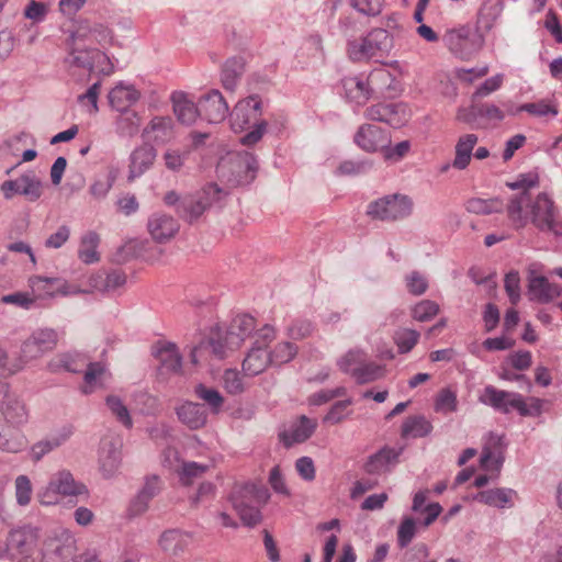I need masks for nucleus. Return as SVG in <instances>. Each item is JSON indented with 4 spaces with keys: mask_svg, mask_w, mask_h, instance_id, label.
I'll return each mask as SVG.
<instances>
[{
    "mask_svg": "<svg viewBox=\"0 0 562 562\" xmlns=\"http://www.w3.org/2000/svg\"><path fill=\"white\" fill-rule=\"evenodd\" d=\"M402 16L392 13L381 20V26L371 29L360 40L350 41L347 52L351 60H374L383 63L393 55L396 41L404 36Z\"/></svg>",
    "mask_w": 562,
    "mask_h": 562,
    "instance_id": "f257e3e1",
    "label": "nucleus"
},
{
    "mask_svg": "<svg viewBox=\"0 0 562 562\" xmlns=\"http://www.w3.org/2000/svg\"><path fill=\"white\" fill-rule=\"evenodd\" d=\"M479 401L480 403L491 406L503 414H509L512 411H517L520 416L532 417L541 415L543 404V401L537 397H531L530 403L527 404L521 394L498 390L493 385L484 387Z\"/></svg>",
    "mask_w": 562,
    "mask_h": 562,
    "instance_id": "f03ea898",
    "label": "nucleus"
},
{
    "mask_svg": "<svg viewBox=\"0 0 562 562\" xmlns=\"http://www.w3.org/2000/svg\"><path fill=\"white\" fill-rule=\"evenodd\" d=\"M270 495L266 487L255 484L235 486L228 499L241 522L247 527H255L262 519L258 505L268 502Z\"/></svg>",
    "mask_w": 562,
    "mask_h": 562,
    "instance_id": "7ed1b4c3",
    "label": "nucleus"
},
{
    "mask_svg": "<svg viewBox=\"0 0 562 562\" xmlns=\"http://www.w3.org/2000/svg\"><path fill=\"white\" fill-rule=\"evenodd\" d=\"M395 82L392 74L385 69L372 71L368 78L347 77L342 80L346 98L358 105L364 104L374 93L384 94Z\"/></svg>",
    "mask_w": 562,
    "mask_h": 562,
    "instance_id": "20e7f679",
    "label": "nucleus"
},
{
    "mask_svg": "<svg viewBox=\"0 0 562 562\" xmlns=\"http://www.w3.org/2000/svg\"><path fill=\"white\" fill-rule=\"evenodd\" d=\"M80 495L88 496L87 486L77 482L68 470L54 473L48 483L37 493L38 501L43 505L57 504L60 497Z\"/></svg>",
    "mask_w": 562,
    "mask_h": 562,
    "instance_id": "39448f33",
    "label": "nucleus"
},
{
    "mask_svg": "<svg viewBox=\"0 0 562 562\" xmlns=\"http://www.w3.org/2000/svg\"><path fill=\"white\" fill-rule=\"evenodd\" d=\"M257 168L256 157L248 151H240L222 158L217 172L233 186H243L255 179Z\"/></svg>",
    "mask_w": 562,
    "mask_h": 562,
    "instance_id": "423d86ee",
    "label": "nucleus"
},
{
    "mask_svg": "<svg viewBox=\"0 0 562 562\" xmlns=\"http://www.w3.org/2000/svg\"><path fill=\"white\" fill-rule=\"evenodd\" d=\"M413 212V201L405 194L384 195L367 205V215L372 220L395 222L408 217Z\"/></svg>",
    "mask_w": 562,
    "mask_h": 562,
    "instance_id": "0eeeda50",
    "label": "nucleus"
},
{
    "mask_svg": "<svg viewBox=\"0 0 562 562\" xmlns=\"http://www.w3.org/2000/svg\"><path fill=\"white\" fill-rule=\"evenodd\" d=\"M443 42L452 54L468 59L482 49L485 37L475 26L462 25L447 31Z\"/></svg>",
    "mask_w": 562,
    "mask_h": 562,
    "instance_id": "6e6552de",
    "label": "nucleus"
},
{
    "mask_svg": "<svg viewBox=\"0 0 562 562\" xmlns=\"http://www.w3.org/2000/svg\"><path fill=\"white\" fill-rule=\"evenodd\" d=\"M46 184L34 170H26L15 179L3 181L0 191L7 201L20 195L34 203L43 196Z\"/></svg>",
    "mask_w": 562,
    "mask_h": 562,
    "instance_id": "1a4fd4ad",
    "label": "nucleus"
},
{
    "mask_svg": "<svg viewBox=\"0 0 562 562\" xmlns=\"http://www.w3.org/2000/svg\"><path fill=\"white\" fill-rule=\"evenodd\" d=\"M57 344L58 333L55 329L48 327L37 328L23 340L20 349V359L23 362L38 359L54 350Z\"/></svg>",
    "mask_w": 562,
    "mask_h": 562,
    "instance_id": "9d476101",
    "label": "nucleus"
},
{
    "mask_svg": "<svg viewBox=\"0 0 562 562\" xmlns=\"http://www.w3.org/2000/svg\"><path fill=\"white\" fill-rule=\"evenodd\" d=\"M0 413L5 423L18 429L29 422L25 403L10 390L7 382L0 381Z\"/></svg>",
    "mask_w": 562,
    "mask_h": 562,
    "instance_id": "9b49d317",
    "label": "nucleus"
},
{
    "mask_svg": "<svg viewBox=\"0 0 562 562\" xmlns=\"http://www.w3.org/2000/svg\"><path fill=\"white\" fill-rule=\"evenodd\" d=\"M75 550V536L68 530L60 529L45 540L43 562H66Z\"/></svg>",
    "mask_w": 562,
    "mask_h": 562,
    "instance_id": "f8f14e48",
    "label": "nucleus"
},
{
    "mask_svg": "<svg viewBox=\"0 0 562 562\" xmlns=\"http://www.w3.org/2000/svg\"><path fill=\"white\" fill-rule=\"evenodd\" d=\"M122 439L116 435H106L101 439L99 449V468L105 479L117 472L122 461Z\"/></svg>",
    "mask_w": 562,
    "mask_h": 562,
    "instance_id": "ddd939ff",
    "label": "nucleus"
},
{
    "mask_svg": "<svg viewBox=\"0 0 562 562\" xmlns=\"http://www.w3.org/2000/svg\"><path fill=\"white\" fill-rule=\"evenodd\" d=\"M69 42L76 45L78 41H90L99 44L106 43L112 38V32L102 22L79 18L75 21L72 30L69 31Z\"/></svg>",
    "mask_w": 562,
    "mask_h": 562,
    "instance_id": "4468645a",
    "label": "nucleus"
},
{
    "mask_svg": "<svg viewBox=\"0 0 562 562\" xmlns=\"http://www.w3.org/2000/svg\"><path fill=\"white\" fill-rule=\"evenodd\" d=\"M353 140L359 148L367 153L383 151L387 145H391V135L386 130L367 123L359 126Z\"/></svg>",
    "mask_w": 562,
    "mask_h": 562,
    "instance_id": "2eb2a0df",
    "label": "nucleus"
},
{
    "mask_svg": "<svg viewBox=\"0 0 562 562\" xmlns=\"http://www.w3.org/2000/svg\"><path fill=\"white\" fill-rule=\"evenodd\" d=\"M532 224L543 232H555L557 209L547 193H539L530 205Z\"/></svg>",
    "mask_w": 562,
    "mask_h": 562,
    "instance_id": "dca6fc26",
    "label": "nucleus"
},
{
    "mask_svg": "<svg viewBox=\"0 0 562 562\" xmlns=\"http://www.w3.org/2000/svg\"><path fill=\"white\" fill-rule=\"evenodd\" d=\"M262 113V101L257 94L240 100L231 113V124L234 131H243L251 122L258 123Z\"/></svg>",
    "mask_w": 562,
    "mask_h": 562,
    "instance_id": "f3484780",
    "label": "nucleus"
},
{
    "mask_svg": "<svg viewBox=\"0 0 562 562\" xmlns=\"http://www.w3.org/2000/svg\"><path fill=\"white\" fill-rule=\"evenodd\" d=\"M67 55L63 59L66 70L71 72L75 69H83L89 72L94 70V59H106V55L97 48H78L71 45L69 38L66 41Z\"/></svg>",
    "mask_w": 562,
    "mask_h": 562,
    "instance_id": "a211bd4d",
    "label": "nucleus"
},
{
    "mask_svg": "<svg viewBox=\"0 0 562 562\" xmlns=\"http://www.w3.org/2000/svg\"><path fill=\"white\" fill-rule=\"evenodd\" d=\"M151 355L159 362L160 374H180L182 372V356L170 341H157L151 348Z\"/></svg>",
    "mask_w": 562,
    "mask_h": 562,
    "instance_id": "6ab92c4d",
    "label": "nucleus"
},
{
    "mask_svg": "<svg viewBox=\"0 0 562 562\" xmlns=\"http://www.w3.org/2000/svg\"><path fill=\"white\" fill-rule=\"evenodd\" d=\"M162 490V482L157 475L146 476L144 485L131 499L127 515L131 518L138 517L147 512L149 504Z\"/></svg>",
    "mask_w": 562,
    "mask_h": 562,
    "instance_id": "aec40b11",
    "label": "nucleus"
},
{
    "mask_svg": "<svg viewBox=\"0 0 562 562\" xmlns=\"http://www.w3.org/2000/svg\"><path fill=\"white\" fill-rule=\"evenodd\" d=\"M74 434L71 425H65L55 432L33 443L29 451L32 462H40L45 456L67 442Z\"/></svg>",
    "mask_w": 562,
    "mask_h": 562,
    "instance_id": "412c9836",
    "label": "nucleus"
},
{
    "mask_svg": "<svg viewBox=\"0 0 562 562\" xmlns=\"http://www.w3.org/2000/svg\"><path fill=\"white\" fill-rule=\"evenodd\" d=\"M228 110V104L218 90H211L199 101L200 117L211 124L223 122Z\"/></svg>",
    "mask_w": 562,
    "mask_h": 562,
    "instance_id": "4be33fe9",
    "label": "nucleus"
},
{
    "mask_svg": "<svg viewBox=\"0 0 562 562\" xmlns=\"http://www.w3.org/2000/svg\"><path fill=\"white\" fill-rule=\"evenodd\" d=\"M178 420L190 430L203 428L209 418L207 408L192 401H179L175 407Z\"/></svg>",
    "mask_w": 562,
    "mask_h": 562,
    "instance_id": "5701e85b",
    "label": "nucleus"
},
{
    "mask_svg": "<svg viewBox=\"0 0 562 562\" xmlns=\"http://www.w3.org/2000/svg\"><path fill=\"white\" fill-rule=\"evenodd\" d=\"M364 117L386 123L392 127H401L406 122L404 106L396 103L373 104L366 110Z\"/></svg>",
    "mask_w": 562,
    "mask_h": 562,
    "instance_id": "b1692460",
    "label": "nucleus"
},
{
    "mask_svg": "<svg viewBox=\"0 0 562 562\" xmlns=\"http://www.w3.org/2000/svg\"><path fill=\"white\" fill-rule=\"evenodd\" d=\"M157 157V150L150 144H143L136 147L130 155L128 180L133 181L148 171Z\"/></svg>",
    "mask_w": 562,
    "mask_h": 562,
    "instance_id": "393cba45",
    "label": "nucleus"
},
{
    "mask_svg": "<svg viewBox=\"0 0 562 562\" xmlns=\"http://www.w3.org/2000/svg\"><path fill=\"white\" fill-rule=\"evenodd\" d=\"M403 448L383 447L371 454L363 465L368 474L380 475L389 472L397 462Z\"/></svg>",
    "mask_w": 562,
    "mask_h": 562,
    "instance_id": "a878e982",
    "label": "nucleus"
},
{
    "mask_svg": "<svg viewBox=\"0 0 562 562\" xmlns=\"http://www.w3.org/2000/svg\"><path fill=\"white\" fill-rule=\"evenodd\" d=\"M147 229L155 241L165 243L177 234L179 224L171 215L157 212L149 216Z\"/></svg>",
    "mask_w": 562,
    "mask_h": 562,
    "instance_id": "bb28decb",
    "label": "nucleus"
},
{
    "mask_svg": "<svg viewBox=\"0 0 562 562\" xmlns=\"http://www.w3.org/2000/svg\"><path fill=\"white\" fill-rule=\"evenodd\" d=\"M255 326L256 322L252 316L247 314L236 316L226 331L227 347L238 349L244 340L252 334Z\"/></svg>",
    "mask_w": 562,
    "mask_h": 562,
    "instance_id": "cd10ccee",
    "label": "nucleus"
},
{
    "mask_svg": "<svg viewBox=\"0 0 562 562\" xmlns=\"http://www.w3.org/2000/svg\"><path fill=\"white\" fill-rule=\"evenodd\" d=\"M517 492L507 487H495L479 492L474 499L484 505L497 509H508L514 507Z\"/></svg>",
    "mask_w": 562,
    "mask_h": 562,
    "instance_id": "c85d7f7f",
    "label": "nucleus"
},
{
    "mask_svg": "<svg viewBox=\"0 0 562 562\" xmlns=\"http://www.w3.org/2000/svg\"><path fill=\"white\" fill-rule=\"evenodd\" d=\"M528 295L531 301L549 303L562 295V288L542 276H532L529 278Z\"/></svg>",
    "mask_w": 562,
    "mask_h": 562,
    "instance_id": "c756f323",
    "label": "nucleus"
},
{
    "mask_svg": "<svg viewBox=\"0 0 562 562\" xmlns=\"http://www.w3.org/2000/svg\"><path fill=\"white\" fill-rule=\"evenodd\" d=\"M503 438L497 435H491L488 442L483 447L480 463L486 471L499 472L503 462Z\"/></svg>",
    "mask_w": 562,
    "mask_h": 562,
    "instance_id": "7c9ffc66",
    "label": "nucleus"
},
{
    "mask_svg": "<svg viewBox=\"0 0 562 562\" xmlns=\"http://www.w3.org/2000/svg\"><path fill=\"white\" fill-rule=\"evenodd\" d=\"M27 447L25 435L10 424L0 422V451L19 453Z\"/></svg>",
    "mask_w": 562,
    "mask_h": 562,
    "instance_id": "2f4dec72",
    "label": "nucleus"
},
{
    "mask_svg": "<svg viewBox=\"0 0 562 562\" xmlns=\"http://www.w3.org/2000/svg\"><path fill=\"white\" fill-rule=\"evenodd\" d=\"M503 9L504 4L499 0H485L481 5L477 12L475 27L484 37L494 27L503 12Z\"/></svg>",
    "mask_w": 562,
    "mask_h": 562,
    "instance_id": "473e14b6",
    "label": "nucleus"
},
{
    "mask_svg": "<svg viewBox=\"0 0 562 562\" xmlns=\"http://www.w3.org/2000/svg\"><path fill=\"white\" fill-rule=\"evenodd\" d=\"M140 93L132 85L119 83L109 93V102L119 112L127 111L139 100Z\"/></svg>",
    "mask_w": 562,
    "mask_h": 562,
    "instance_id": "72a5a7b5",
    "label": "nucleus"
},
{
    "mask_svg": "<svg viewBox=\"0 0 562 562\" xmlns=\"http://www.w3.org/2000/svg\"><path fill=\"white\" fill-rule=\"evenodd\" d=\"M316 426L315 419L302 415L288 431L282 434V440L288 447L304 442L314 434Z\"/></svg>",
    "mask_w": 562,
    "mask_h": 562,
    "instance_id": "f704fd0d",
    "label": "nucleus"
},
{
    "mask_svg": "<svg viewBox=\"0 0 562 562\" xmlns=\"http://www.w3.org/2000/svg\"><path fill=\"white\" fill-rule=\"evenodd\" d=\"M173 112L179 122L191 125L200 117L199 104L196 105L183 92H173L171 95Z\"/></svg>",
    "mask_w": 562,
    "mask_h": 562,
    "instance_id": "c9c22d12",
    "label": "nucleus"
},
{
    "mask_svg": "<svg viewBox=\"0 0 562 562\" xmlns=\"http://www.w3.org/2000/svg\"><path fill=\"white\" fill-rule=\"evenodd\" d=\"M143 136L164 144L173 137V122L169 116H155L143 131Z\"/></svg>",
    "mask_w": 562,
    "mask_h": 562,
    "instance_id": "e433bc0d",
    "label": "nucleus"
},
{
    "mask_svg": "<svg viewBox=\"0 0 562 562\" xmlns=\"http://www.w3.org/2000/svg\"><path fill=\"white\" fill-rule=\"evenodd\" d=\"M272 364L269 352L260 345L252 346L243 362L245 374L255 376Z\"/></svg>",
    "mask_w": 562,
    "mask_h": 562,
    "instance_id": "4c0bfd02",
    "label": "nucleus"
},
{
    "mask_svg": "<svg viewBox=\"0 0 562 562\" xmlns=\"http://www.w3.org/2000/svg\"><path fill=\"white\" fill-rule=\"evenodd\" d=\"M207 203L204 202L200 192H196L182 198L177 206V212L183 220L192 223L209 209Z\"/></svg>",
    "mask_w": 562,
    "mask_h": 562,
    "instance_id": "58836bf2",
    "label": "nucleus"
},
{
    "mask_svg": "<svg viewBox=\"0 0 562 562\" xmlns=\"http://www.w3.org/2000/svg\"><path fill=\"white\" fill-rule=\"evenodd\" d=\"M86 361L79 352H64L59 353L47 363L48 371L57 373L60 371L77 373L85 366Z\"/></svg>",
    "mask_w": 562,
    "mask_h": 562,
    "instance_id": "ea45409f",
    "label": "nucleus"
},
{
    "mask_svg": "<svg viewBox=\"0 0 562 562\" xmlns=\"http://www.w3.org/2000/svg\"><path fill=\"white\" fill-rule=\"evenodd\" d=\"M479 137L475 134H465L459 137L456 144V156L452 167L458 170L465 169L472 157V151L477 144Z\"/></svg>",
    "mask_w": 562,
    "mask_h": 562,
    "instance_id": "a19ab883",
    "label": "nucleus"
},
{
    "mask_svg": "<svg viewBox=\"0 0 562 562\" xmlns=\"http://www.w3.org/2000/svg\"><path fill=\"white\" fill-rule=\"evenodd\" d=\"M245 71V60L241 57H233L222 67L221 81L228 91H234Z\"/></svg>",
    "mask_w": 562,
    "mask_h": 562,
    "instance_id": "79ce46f5",
    "label": "nucleus"
},
{
    "mask_svg": "<svg viewBox=\"0 0 562 562\" xmlns=\"http://www.w3.org/2000/svg\"><path fill=\"white\" fill-rule=\"evenodd\" d=\"M36 539V532L32 527L24 526L12 529L7 539V549H16L20 552L26 551Z\"/></svg>",
    "mask_w": 562,
    "mask_h": 562,
    "instance_id": "37998d69",
    "label": "nucleus"
},
{
    "mask_svg": "<svg viewBox=\"0 0 562 562\" xmlns=\"http://www.w3.org/2000/svg\"><path fill=\"white\" fill-rule=\"evenodd\" d=\"M99 243L100 237L95 232H88L82 236L78 249V257L83 263L91 265L100 260L98 252Z\"/></svg>",
    "mask_w": 562,
    "mask_h": 562,
    "instance_id": "c03bdc74",
    "label": "nucleus"
},
{
    "mask_svg": "<svg viewBox=\"0 0 562 562\" xmlns=\"http://www.w3.org/2000/svg\"><path fill=\"white\" fill-rule=\"evenodd\" d=\"M108 376V370L101 362H90L83 375L85 385L82 392L85 394L92 393L98 386L103 385Z\"/></svg>",
    "mask_w": 562,
    "mask_h": 562,
    "instance_id": "a18cd8bd",
    "label": "nucleus"
},
{
    "mask_svg": "<svg viewBox=\"0 0 562 562\" xmlns=\"http://www.w3.org/2000/svg\"><path fill=\"white\" fill-rule=\"evenodd\" d=\"M194 394L213 414H218L222 411L225 400L216 389L199 383L194 386Z\"/></svg>",
    "mask_w": 562,
    "mask_h": 562,
    "instance_id": "49530a36",
    "label": "nucleus"
},
{
    "mask_svg": "<svg viewBox=\"0 0 562 562\" xmlns=\"http://www.w3.org/2000/svg\"><path fill=\"white\" fill-rule=\"evenodd\" d=\"M465 209L473 214L488 215L492 213H501L504 210L502 200L473 198L467 201Z\"/></svg>",
    "mask_w": 562,
    "mask_h": 562,
    "instance_id": "de8ad7c7",
    "label": "nucleus"
},
{
    "mask_svg": "<svg viewBox=\"0 0 562 562\" xmlns=\"http://www.w3.org/2000/svg\"><path fill=\"white\" fill-rule=\"evenodd\" d=\"M385 368L381 364L374 362L361 363L352 370V378H355L358 384H367L381 380L385 376Z\"/></svg>",
    "mask_w": 562,
    "mask_h": 562,
    "instance_id": "09e8293b",
    "label": "nucleus"
},
{
    "mask_svg": "<svg viewBox=\"0 0 562 562\" xmlns=\"http://www.w3.org/2000/svg\"><path fill=\"white\" fill-rule=\"evenodd\" d=\"M135 408L144 416H157L161 411V404L157 396L140 391L133 397Z\"/></svg>",
    "mask_w": 562,
    "mask_h": 562,
    "instance_id": "8fccbe9b",
    "label": "nucleus"
},
{
    "mask_svg": "<svg viewBox=\"0 0 562 562\" xmlns=\"http://www.w3.org/2000/svg\"><path fill=\"white\" fill-rule=\"evenodd\" d=\"M432 427L424 416H409L405 419L402 426V436L419 438L428 435Z\"/></svg>",
    "mask_w": 562,
    "mask_h": 562,
    "instance_id": "3c124183",
    "label": "nucleus"
},
{
    "mask_svg": "<svg viewBox=\"0 0 562 562\" xmlns=\"http://www.w3.org/2000/svg\"><path fill=\"white\" fill-rule=\"evenodd\" d=\"M105 404L111 414L120 424H122L127 429L133 427V419L130 411L117 395H108L105 398Z\"/></svg>",
    "mask_w": 562,
    "mask_h": 562,
    "instance_id": "603ef678",
    "label": "nucleus"
},
{
    "mask_svg": "<svg viewBox=\"0 0 562 562\" xmlns=\"http://www.w3.org/2000/svg\"><path fill=\"white\" fill-rule=\"evenodd\" d=\"M434 408L440 414H451L458 409L457 393L450 387L440 390L436 396Z\"/></svg>",
    "mask_w": 562,
    "mask_h": 562,
    "instance_id": "864d4df0",
    "label": "nucleus"
},
{
    "mask_svg": "<svg viewBox=\"0 0 562 562\" xmlns=\"http://www.w3.org/2000/svg\"><path fill=\"white\" fill-rule=\"evenodd\" d=\"M159 543L164 550L177 554L187 544V536L176 529L167 530L161 535Z\"/></svg>",
    "mask_w": 562,
    "mask_h": 562,
    "instance_id": "5fc2aeb1",
    "label": "nucleus"
},
{
    "mask_svg": "<svg viewBox=\"0 0 562 562\" xmlns=\"http://www.w3.org/2000/svg\"><path fill=\"white\" fill-rule=\"evenodd\" d=\"M528 112L531 115L535 116H546V115H553L555 116L558 114V110L547 103L544 100L532 102V103H525L516 109H508V113L512 115H516L519 112Z\"/></svg>",
    "mask_w": 562,
    "mask_h": 562,
    "instance_id": "6e6d98bb",
    "label": "nucleus"
},
{
    "mask_svg": "<svg viewBox=\"0 0 562 562\" xmlns=\"http://www.w3.org/2000/svg\"><path fill=\"white\" fill-rule=\"evenodd\" d=\"M417 532V521L411 517H403L398 528H397V544L401 549L406 548Z\"/></svg>",
    "mask_w": 562,
    "mask_h": 562,
    "instance_id": "4d7b16f0",
    "label": "nucleus"
},
{
    "mask_svg": "<svg viewBox=\"0 0 562 562\" xmlns=\"http://www.w3.org/2000/svg\"><path fill=\"white\" fill-rule=\"evenodd\" d=\"M221 381L225 391L232 395L240 394L245 391L243 375L236 369H226Z\"/></svg>",
    "mask_w": 562,
    "mask_h": 562,
    "instance_id": "13d9d810",
    "label": "nucleus"
},
{
    "mask_svg": "<svg viewBox=\"0 0 562 562\" xmlns=\"http://www.w3.org/2000/svg\"><path fill=\"white\" fill-rule=\"evenodd\" d=\"M528 200L529 193L521 191L520 194L513 196L507 205L508 217L519 226H524L526 223L522 215V207Z\"/></svg>",
    "mask_w": 562,
    "mask_h": 562,
    "instance_id": "bf43d9fd",
    "label": "nucleus"
},
{
    "mask_svg": "<svg viewBox=\"0 0 562 562\" xmlns=\"http://www.w3.org/2000/svg\"><path fill=\"white\" fill-rule=\"evenodd\" d=\"M419 333L415 329L402 328L394 335L395 344L401 353L409 352L419 340Z\"/></svg>",
    "mask_w": 562,
    "mask_h": 562,
    "instance_id": "052dcab7",
    "label": "nucleus"
},
{
    "mask_svg": "<svg viewBox=\"0 0 562 562\" xmlns=\"http://www.w3.org/2000/svg\"><path fill=\"white\" fill-rule=\"evenodd\" d=\"M439 313V305L430 300H423L412 308V317L417 322H428Z\"/></svg>",
    "mask_w": 562,
    "mask_h": 562,
    "instance_id": "680f3d73",
    "label": "nucleus"
},
{
    "mask_svg": "<svg viewBox=\"0 0 562 562\" xmlns=\"http://www.w3.org/2000/svg\"><path fill=\"white\" fill-rule=\"evenodd\" d=\"M350 405H352L351 398H346L342 401H338L331 405L330 409L324 417L325 423L329 424H339L344 419L350 416L351 409H349Z\"/></svg>",
    "mask_w": 562,
    "mask_h": 562,
    "instance_id": "e2e57ef3",
    "label": "nucleus"
},
{
    "mask_svg": "<svg viewBox=\"0 0 562 562\" xmlns=\"http://www.w3.org/2000/svg\"><path fill=\"white\" fill-rule=\"evenodd\" d=\"M296 353L297 347L289 341L278 344L274 349L269 352L272 364L288 363Z\"/></svg>",
    "mask_w": 562,
    "mask_h": 562,
    "instance_id": "0e129e2a",
    "label": "nucleus"
},
{
    "mask_svg": "<svg viewBox=\"0 0 562 562\" xmlns=\"http://www.w3.org/2000/svg\"><path fill=\"white\" fill-rule=\"evenodd\" d=\"M140 124L139 116L135 113H127L117 121L116 133L122 137H133L138 133Z\"/></svg>",
    "mask_w": 562,
    "mask_h": 562,
    "instance_id": "69168bd1",
    "label": "nucleus"
},
{
    "mask_svg": "<svg viewBox=\"0 0 562 562\" xmlns=\"http://www.w3.org/2000/svg\"><path fill=\"white\" fill-rule=\"evenodd\" d=\"M15 498L20 506H26L32 499V483L27 475L21 474L14 481Z\"/></svg>",
    "mask_w": 562,
    "mask_h": 562,
    "instance_id": "338daca9",
    "label": "nucleus"
},
{
    "mask_svg": "<svg viewBox=\"0 0 562 562\" xmlns=\"http://www.w3.org/2000/svg\"><path fill=\"white\" fill-rule=\"evenodd\" d=\"M407 291L415 296L423 295L428 289V279L419 271H412L404 278Z\"/></svg>",
    "mask_w": 562,
    "mask_h": 562,
    "instance_id": "774afa93",
    "label": "nucleus"
}]
</instances>
